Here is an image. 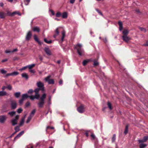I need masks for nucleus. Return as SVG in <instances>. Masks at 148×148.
Wrapping results in <instances>:
<instances>
[{
	"mask_svg": "<svg viewBox=\"0 0 148 148\" xmlns=\"http://www.w3.org/2000/svg\"><path fill=\"white\" fill-rule=\"evenodd\" d=\"M24 133V131H23L20 132L14 138V140L15 141L16 140L19 138Z\"/></svg>",
	"mask_w": 148,
	"mask_h": 148,
	"instance_id": "10",
	"label": "nucleus"
},
{
	"mask_svg": "<svg viewBox=\"0 0 148 148\" xmlns=\"http://www.w3.org/2000/svg\"><path fill=\"white\" fill-rule=\"evenodd\" d=\"M62 36L64 37H65V33L64 31H63L62 32Z\"/></svg>",
	"mask_w": 148,
	"mask_h": 148,
	"instance_id": "55",
	"label": "nucleus"
},
{
	"mask_svg": "<svg viewBox=\"0 0 148 148\" xmlns=\"http://www.w3.org/2000/svg\"><path fill=\"white\" fill-rule=\"evenodd\" d=\"M46 94L45 93L43 94L41 96V97L40 98V101H44L45 99L46 98Z\"/></svg>",
	"mask_w": 148,
	"mask_h": 148,
	"instance_id": "13",
	"label": "nucleus"
},
{
	"mask_svg": "<svg viewBox=\"0 0 148 148\" xmlns=\"http://www.w3.org/2000/svg\"><path fill=\"white\" fill-rule=\"evenodd\" d=\"M123 40L126 42H128L130 39V38L127 36H122Z\"/></svg>",
	"mask_w": 148,
	"mask_h": 148,
	"instance_id": "8",
	"label": "nucleus"
},
{
	"mask_svg": "<svg viewBox=\"0 0 148 148\" xmlns=\"http://www.w3.org/2000/svg\"><path fill=\"white\" fill-rule=\"evenodd\" d=\"M128 132V126H126L125 127V130L124 132V134H127Z\"/></svg>",
	"mask_w": 148,
	"mask_h": 148,
	"instance_id": "35",
	"label": "nucleus"
},
{
	"mask_svg": "<svg viewBox=\"0 0 148 148\" xmlns=\"http://www.w3.org/2000/svg\"><path fill=\"white\" fill-rule=\"evenodd\" d=\"M16 113L15 111H13L11 112H9L8 113V114L10 115L11 116H14Z\"/></svg>",
	"mask_w": 148,
	"mask_h": 148,
	"instance_id": "23",
	"label": "nucleus"
},
{
	"mask_svg": "<svg viewBox=\"0 0 148 148\" xmlns=\"http://www.w3.org/2000/svg\"><path fill=\"white\" fill-rule=\"evenodd\" d=\"M27 68V66H26L23 67L22 68H21V69H20V70L21 71H22V70H25V69H26Z\"/></svg>",
	"mask_w": 148,
	"mask_h": 148,
	"instance_id": "53",
	"label": "nucleus"
},
{
	"mask_svg": "<svg viewBox=\"0 0 148 148\" xmlns=\"http://www.w3.org/2000/svg\"><path fill=\"white\" fill-rule=\"evenodd\" d=\"M143 140H144V141L146 142L148 140V136H145L144 137Z\"/></svg>",
	"mask_w": 148,
	"mask_h": 148,
	"instance_id": "50",
	"label": "nucleus"
},
{
	"mask_svg": "<svg viewBox=\"0 0 148 148\" xmlns=\"http://www.w3.org/2000/svg\"><path fill=\"white\" fill-rule=\"evenodd\" d=\"M128 33L129 31L127 29H124L123 32V36H127Z\"/></svg>",
	"mask_w": 148,
	"mask_h": 148,
	"instance_id": "20",
	"label": "nucleus"
},
{
	"mask_svg": "<svg viewBox=\"0 0 148 148\" xmlns=\"http://www.w3.org/2000/svg\"><path fill=\"white\" fill-rule=\"evenodd\" d=\"M35 66V64H32L30 65H28L27 66V68H29V69H31L33 67H34Z\"/></svg>",
	"mask_w": 148,
	"mask_h": 148,
	"instance_id": "25",
	"label": "nucleus"
},
{
	"mask_svg": "<svg viewBox=\"0 0 148 148\" xmlns=\"http://www.w3.org/2000/svg\"><path fill=\"white\" fill-rule=\"evenodd\" d=\"M49 84H53L54 83V81L53 79H50L47 82Z\"/></svg>",
	"mask_w": 148,
	"mask_h": 148,
	"instance_id": "30",
	"label": "nucleus"
},
{
	"mask_svg": "<svg viewBox=\"0 0 148 148\" xmlns=\"http://www.w3.org/2000/svg\"><path fill=\"white\" fill-rule=\"evenodd\" d=\"M24 100L23 99H20L19 101V104L20 105H21L23 103Z\"/></svg>",
	"mask_w": 148,
	"mask_h": 148,
	"instance_id": "47",
	"label": "nucleus"
},
{
	"mask_svg": "<svg viewBox=\"0 0 148 148\" xmlns=\"http://www.w3.org/2000/svg\"><path fill=\"white\" fill-rule=\"evenodd\" d=\"M0 71L1 73L2 74H4L6 73V71H5L3 69H1L0 70Z\"/></svg>",
	"mask_w": 148,
	"mask_h": 148,
	"instance_id": "39",
	"label": "nucleus"
},
{
	"mask_svg": "<svg viewBox=\"0 0 148 148\" xmlns=\"http://www.w3.org/2000/svg\"><path fill=\"white\" fill-rule=\"evenodd\" d=\"M32 34L31 31H29L27 33L25 37V40L27 41L29 40L32 36Z\"/></svg>",
	"mask_w": 148,
	"mask_h": 148,
	"instance_id": "6",
	"label": "nucleus"
},
{
	"mask_svg": "<svg viewBox=\"0 0 148 148\" xmlns=\"http://www.w3.org/2000/svg\"><path fill=\"white\" fill-rule=\"evenodd\" d=\"M91 136L93 139H95V136L92 133L91 134Z\"/></svg>",
	"mask_w": 148,
	"mask_h": 148,
	"instance_id": "51",
	"label": "nucleus"
},
{
	"mask_svg": "<svg viewBox=\"0 0 148 148\" xmlns=\"http://www.w3.org/2000/svg\"><path fill=\"white\" fill-rule=\"evenodd\" d=\"M36 85L38 88H36V89H38V93H39V91L40 90L42 91L45 90L44 84L43 83L40 81L37 82L36 83Z\"/></svg>",
	"mask_w": 148,
	"mask_h": 148,
	"instance_id": "3",
	"label": "nucleus"
},
{
	"mask_svg": "<svg viewBox=\"0 0 148 148\" xmlns=\"http://www.w3.org/2000/svg\"><path fill=\"white\" fill-rule=\"evenodd\" d=\"M89 59H87L86 60H84V65L86 64L87 63L90 61Z\"/></svg>",
	"mask_w": 148,
	"mask_h": 148,
	"instance_id": "43",
	"label": "nucleus"
},
{
	"mask_svg": "<svg viewBox=\"0 0 148 148\" xmlns=\"http://www.w3.org/2000/svg\"><path fill=\"white\" fill-rule=\"evenodd\" d=\"M29 96L26 93L23 94L22 96V99L24 100L28 97H29Z\"/></svg>",
	"mask_w": 148,
	"mask_h": 148,
	"instance_id": "16",
	"label": "nucleus"
},
{
	"mask_svg": "<svg viewBox=\"0 0 148 148\" xmlns=\"http://www.w3.org/2000/svg\"><path fill=\"white\" fill-rule=\"evenodd\" d=\"M32 116H31L29 115V116L28 117L27 120L26 121V123H29V121H30V120H31V119L32 118Z\"/></svg>",
	"mask_w": 148,
	"mask_h": 148,
	"instance_id": "28",
	"label": "nucleus"
},
{
	"mask_svg": "<svg viewBox=\"0 0 148 148\" xmlns=\"http://www.w3.org/2000/svg\"><path fill=\"white\" fill-rule=\"evenodd\" d=\"M7 95V93L5 91H0V96H2L6 95Z\"/></svg>",
	"mask_w": 148,
	"mask_h": 148,
	"instance_id": "17",
	"label": "nucleus"
},
{
	"mask_svg": "<svg viewBox=\"0 0 148 148\" xmlns=\"http://www.w3.org/2000/svg\"><path fill=\"white\" fill-rule=\"evenodd\" d=\"M44 101H40L38 103V106L40 108H42L44 105Z\"/></svg>",
	"mask_w": 148,
	"mask_h": 148,
	"instance_id": "12",
	"label": "nucleus"
},
{
	"mask_svg": "<svg viewBox=\"0 0 148 148\" xmlns=\"http://www.w3.org/2000/svg\"><path fill=\"white\" fill-rule=\"evenodd\" d=\"M5 52L6 53H12L11 51L9 50H6L5 51Z\"/></svg>",
	"mask_w": 148,
	"mask_h": 148,
	"instance_id": "64",
	"label": "nucleus"
},
{
	"mask_svg": "<svg viewBox=\"0 0 148 148\" xmlns=\"http://www.w3.org/2000/svg\"><path fill=\"white\" fill-rule=\"evenodd\" d=\"M78 111L80 113H82L83 111V107L82 105L77 108Z\"/></svg>",
	"mask_w": 148,
	"mask_h": 148,
	"instance_id": "14",
	"label": "nucleus"
},
{
	"mask_svg": "<svg viewBox=\"0 0 148 148\" xmlns=\"http://www.w3.org/2000/svg\"><path fill=\"white\" fill-rule=\"evenodd\" d=\"M32 30L34 32H39L40 31V29L39 27H34Z\"/></svg>",
	"mask_w": 148,
	"mask_h": 148,
	"instance_id": "15",
	"label": "nucleus"
},
{
	"mask_svg": "<svg viewBox=\"0 0 148 148\" xmlns=\"http://www.w3.org/2000/svg\"><path fill=\"white\" fill-rule=\"evenodd\" d=\"M30 105V103L28 101L25 104V106L26 107H28V106H29Z\"/></svg>",
	"mask_w": 148,
	"mask_h": 148,
	"instance_id": "56",
	"label": "nucleus"
},
{
	"mask_svg": "<svg viewBox=\"0 0 148 148\" xmlns=\"http://www.w3.org/2000/svg\"><path fill=\"white\" fill-rule=\"evenodd\" d=\"M39 58L40 60L42 61V60L43 58L42 56L39 55Z\"/></svg>",
	"mask_w": 148,
	"mask_h": 148,
	"instance_id": "63",
	"label": "nucleus"
},
{
	"mask_svg": "<svg viewBox=\"0 0 148 148\" xmlns=\"http://www.w3.org/2000/svg\"><path fill=\"white\" fill-rule=\"evenodd\" d=\"M44 51L48 55L50 56L51 55V51L48 48L45 47L44 48Z\"/></svg>",
	"mask_w": 148,
	"mask_h": 148,
	"instance_id": "9",
	"label": "nucleus"
},
{
	"mask_svg": "<svg viewBox=\"0 0 148 148\" xmlns=\"http://www.w3.org/2000/svg\"><path fill=\"white\" fill-rule=\"evenodd\" d=\"M82 46L79 44H77L74 47V48L77 50V52L80 56H82L83 55V52L81 48Z\"/></svg>",
	"mask_w": 148,
	"mask_h": 148,
	"instance_id": "1",
	"label": "nucleus"
},
{
	"mask_svg": "<svg viewBox=\"0 0 148 148\" xmlns=\"http://www.w3.org/2000/svg\"><path fill=\"white\" fill-rule=\"evenodd\" d=\"M9 76H12V73H8L5 75V77H7Z\"/></svg>",
	"mask_w": 148,
	"mask_h": 148,
	"instance_id": "59",
	"label": "nucleus"
},
{
	"mask_svg": "<svg viewBox=\"0 0 148 148\" xmlns=\"http://www.w3.org/2000/svg\"><path fill=\"white\" fill-rule=\"evenodd\" d=\"M14 129L15 130V132L16 133L18 132L20 130L19 127L18 126H17L15 127Z\"/></svg>",
	"mask_w": 148,
	"mask_h": 148,
	"instance_id": "32",
	"label": "nucleus"
},
{
	"mask_svg": "<svg viewBox=\"0 0 148 148\" xmlns=\"http://www.w3.org/2000/svg\"><path fill=\"white\" fill-rule=\"evenodd\" d=\"M11 107L12 109H15L17 107V103L15 100H12L10 101Z\"/></svg>",
	"mask_w": 148,
	"mask_h": 148,
	"instance_id": "5",
	"label": "nucleus"
},
{
	"mask_svg": "<svg viewBox=\"0 0 148 148\" xmlns=\"http://www.w3.org/2000/svg\"><path fill=\"white\" fill-rule=\"evenodd\" d=\"M108 106L110 110L112 109V106L110 103L109 102H108L107 103Z\"/></svg>",
	"mask_w": 148,
	"mask_h": 148,
	"instance_id": "38",
	"label": "nucleus"
},
{
	"mask_svg": "<svg viewBox=\"0 0 148 148\" xmlns=\"http://www.w3.org/2000/svg\"><path fill=\"white\" fill-rule=\"evenodd\" d=\"M44 41L47 43L51 44L52 42V41L51 40L48 41L46 38L44 39Z\"/></svg>",
	"mask_w": 148,
	"mask_h": 148,
	"instance_id": "29",
	"label": "nucleus"
},
{
	"mask_svg": "<svg viewBox=\"0 0 148 148\" xmlns=\"http://www.w3.org/2000/svg\"><path fill=\"white\" fill-rule=\"evenodd\" d=\"M21 95V92H17L14 93V95L16 98H18Z\"/></svg>",
	"mask_w": 148,
	"mask_h": 148,
	"instance_id": "22",
	"label": "nucleus"
},
{
	"mask_svg": "<svg viewBox=\"0 0 148 148\" xmlns=\"http://www.w3.org/2000/svg\"><path fill=\"white\" fill-rule=\"evenodd\" d=\"M119 29L121 31L123 28L122 23L121 22L119 21Z\"/></svg>",
	"mask_w": 148,
	"mask_h": 148,
	"instance_id": "18",
	"label": "nucleus"
},
{
	"mask_svg": "<svg viewBox=\"0 0 148 148\" xmlns=\"http://www.w3.org/2000/svg\"><path fill=\"white\" fill-rule=\"evenodd\" d=\"M19 118V116L17 115L16 116L15 118L12 119L11 120L12 125L14 126L16 125L17 123V121Z\"/></svg>",
	"mask_w": 148,
	"mask_h": 148,
	"instance_id": "4",
	"label": "nucleus"
},
{
	"mask_svg": "<svg viewBox=\"0 0 148 148\" xmlns=\"http://www.w3.org/2000/svg\"><path fill=\"white\" fill-rule=\"evenodd\" d=\"M48 128H50V129H54V127H50V126H47V128H46V131H47V129Z\"/></svg>",
	"mask_w": 148,
	"mask_h": 148,
	"instance_id": "58",
	"label": "nucleus"
},
{
	"mask_svg": "<svg viewBox=\"0 0 148 148\" xmlns=\"http://www.w3.org/2000/svg\"><path fill=\"white\" fill-rule=\"evenodd\" d=\"M6 88L8 89L9 90H11L12 89V86L10 85H8V86H6Z\"/></svg>",
	"mask_w": 148,
	"mask_h": 148,
	"instance_id": "44",
	"label": "nucleus"
},
{
	"mask_svg": "<svg viewBox=\"0 0 148 148\" xmlns=\"http://www.w3.org/2000/svg\"><path fill=\"white\" fill-rule=\"evenodd\" d=\"M99 65V63L96 60H94V61L93 65L94 66H97Z\"/></svg>",
	"mask_w": 148,
	"mask_h": 148,
	"instance_id": "37",
	"label": "nucleus"
},
{
	"mask_svg": "<svg viewBox=\"0 0 148 148\" xmlns=\"http://www.w3.org/2000/svg\"><path fill=\"white\" fill-rule=\"evenodd\" d=\"M34 39L35 40L36 42H37L40 45L42 44V42H41L40 41H39V40H38V39L37 36L36 35H34Z\"/></svg>",
	"mask_w": 148,
	"mask_h": 148,
	"instance_id": "11",
	"label": "nucleus"
},
{
	"mask_svg": "<svg viewBox=\"0 0 148 148\" xmlns=\"http://www.w3.org/2000/svg\"><path fill=\"white\" fill-rule=\"evenodd\" d=\"M5 17V14L3 12H0V18H4Z\"/></svg>",
	"mask_w": 148,
	"mask_h": 148,
	"instance_id": "19",
	"label": "nucleus"
},
{
	"mask_svg": "<svg viewBox=\"0 0 148 148\" xmlns=\"http://www.w3.org/2000/svg\"><path fill=\"white\" fill-rule=\"evenodd\" d=\"M144 140L143 139L142 140H139L138 141L139 143H142L145 142V141H144Z\"/></svg>",
	"mask_w": 148,
	"mask_h": 148,
	"instance_id": "57",
	"label": "nucleus"
},
{
	"mask_svg": "<svg viewBox=\"0 0 148 148\" xmlns=\"http://www.w3.org/2000/svg\"><path fill=\"white\" fill-rule=\"evenodd\" d=\"M7 14L8 16H12L15 15V13H14V12L11 13L10 12H8Z\"/></svg>",
	"mask_w": 148,
	"mask_h": 148,
	"instance_id": "40",
	"label": "nucleus"
},
{
	"mask_svg": "<svg viewBox=\"0 0 148 148\" xmlns=\"http://www.w3.org/2000/svg\"><path fill=\"white\" fill-rule=\"evenodd\" d=\"M22 76L23 77L25 78L26 79H27L28 78V75L26 73H23L22 74Z\"/></svg>",
	"mask_w": 148,
	"mask_h": 148,
	"instance_id": "21",
	"label": "nucleus"
},
{
	"mask_svg": "<svg viewBox=\"0 0 148 148\" xmlns=\"http://www.w3.org/2000/svg\"><path fill=\"white\" fill-rule=\"evenodd\" d=\"M75 1V0H70V3H71L73 4L74 3Z\"/></svg>",
	"mask_w": 148,
	"mask_h": 148,
	"instance_id": "61",
	"label": "nucleus"
},
{
	"mask_svg": "<svg viewBox=\"0 0 148 148\" xmlns=\"http://www.w3.org/2000/svg\"><path fill=\"white\" fill-rule=\"evenodd\" d=\"M18 51V49L17 48L14 49L12 51H11V52L13 53L14 52L16 51Z\"/></svg>",
	"mask_w": 148,
	"mask_h": 148,
	"instance_id": "60",
	"label": "nucleus"
},
{
	"mask_svg": "<svg viewBox=\"0 0 148 148\" xmlns=\"http://www.w3.org/2000/svg\"><path fill=\"white\" fill-rule=\"evenodd\" d=\"M38 89H35L34 91L35 93V95L34 96L31 95L29 96V97L32 100H33L35 99H39L40 95L39 93H38Z\"/></svg>",
	"mask_w": 148,
	"mask_h": 148,
	"instance_id": "2",
	"label": "nucleus"
},
{
	"mask_svg": "<svg viewBox=\"0 0 148 148\" xmlns=\"http://www.w3.org/2000/svg\"><path fill=\"white\" fill-rule=\"evenodd\" d=\"M14 13H15V14H17L19 16H21V14L18 12H17V11H15L14 12Z\"/></svg>",
	"mask_w": 148,
	"mask_h": 148,
	"instance_id": "54",
	"label": "nucleus"
},
{
	"mask_svg": "<svg viewBox=\"0 0 148 148\" xmlns=\"http://www.w3.org/2000/svg\"><path fill=\"white\" fill-rule=\"evenodd\" d=\"M58 28H57L55 30V34L58 35L59 34V32L58 30Z\"/></svg>",
	"mask_w": 148,
	"mask_h": 148,
	"instance_id": "45",
	"label": "nucleus"
},
{
	"mask_svg": "<svg viewBox=\"0 0 148 148\" xmlns=\"http://www.w3.org/2000/svg\"><path fill=\"white\" fill-rule=\"evenodd\" d=\"M23 111V110L21 108H19L17 110V112L18 113H20L22 112Z\"/></svg>",
	"mask_w": 148,
	"mask_h": 148,
	"instance_id": "42",
	"label": "nucleus"
},
{
	"mask_svg": "<svg viewBox=\"0 0 148 148\" xmlns=\"http://www.w3.org/2000/svg\"><path fill=\"white\" fill-rule=\"evenodd\" d=\"M143 46H148V41H147L145 43H144L142 45Z\"/></svg>",
	"mask_w": 148,
	"mask_h": 148,
	"instance_id": "52",
	"label": "nucleus"
},
{
	"mask_svg": "<svg viewBox=\"0 0 148 148\" xmlns=\"http://www.w3.org/2000/svg\"><path fill=\"white\" fill-rule=\"evenodd\" d=\"M116 140V135L115 134H114L113 135L112 137V142H114Z\"/></svg>",
	"mask_w": 148,
	"mask_h": 148,
	"instance_id": "34",
	"label": "nucleus"
},
{
	"mask_svg": "<svg viewBox=\"0 0 148 148\" xmlns=\"http://www.w3.org/2000/svg\"><path fill=\"white\" fill-rule=\"evenodd\" d=\"M51 77V76L50 75L48 76L45 79V80L46 82H48L49 81V80H50V78Z\"/></svg>",
	"mask_w": 148,
	"mask_h": 148,
	"instance_id": "36",
	"label": "nucleus"
},
{
	"mask_svg": "<svg viewBox=\"0 0 148 148\" xmlns=\"http://www.w3.org/2000/svg\"><path fill=\"white\" fill-rule=\"evenodd\" d=\"M33 92H34V91L32 89H30L28 91V93L32 94Z\"/></svg>",
	"mask_w": 148,
	"mask_h": 148,
	"instance_id": "48",
	"label": "nucleus"
},
{
	"mask_svg": "<svg viewBox=\"0 0 148 148\" xmlns=\"http://www.w3.org/2000/svg\"><path fill=\"white\" fill-rule=\"evenodd\" d=\"M96 10L99 14L101 15L102 16H103V15L102 13L98 9H96Z\"/></svg>",
	"mask_w": 148,
	"mask_h": 148,
	"instance_id": "49",
	"label": "nucleus"
},
{
	"mask_svg": "<svg viewBox=\"0 0 148 148\" xmlns=\"http://www.w3.org/2000/svg\"><path fill=\"white\" fill-rule=\"evenodd\" d=\"M7 117L5 115H3L0 116V123H3L6 121Z\"/></svg>",
	"mask_w": 148,
	"mask_h": 148,
	"instance_id": "7",
	"label": "nucleus"
},
{
	"mask_svg": "<svg viewBox=\"0 0 148 148\" xmlns=\"http://www.w3.org/2000/svg\"><path fill=\"white\" fill-rule=\"evenodd\" d=\"M24 120H24V119H21V122L19 123V125L20 126H21L23 125L24 123Z\"/></svg>",
	"mask_w": 148,
	"mask_h": 148,
	"instance_id": "33",
	"label": "nucleus"
},
{
	"mask_svg": "<svg viewBox=\"0 0 148 148\" xmlns=\"http://www.w3.org/2000/svg\"><path fill=\"white\" fill-rule=\"evenodd\" d=\"M61 14L60 12H58L56 13V16L57 17H59L61 16Z\"/></svg>",
	"mask_w": 148,
	"mask_h": 148,
	"instance_id": "41",
	"label": "nucleus"
},
{
	"mask_svg": "<svg viewBox=\"0 0 148 148\" xmlns=\"http://www.w3.org/2000/svg\"><path fill=\"white\" fill-rule=\"evenodd\" d=\"M49 11L51 12V13L53 15H54L55 13H54V11L53 10H50Z\"/></svg>",
	"mask_w": 148,
	"mask_h": 148,
	"instance_id": "62",
	"label": "nucleus"
},
{
	"mask_svg": "<svg viewBox=\"0 0 148 148\" xmlns=\"http://www.w3.org/2000/svg\"><path fill=\"white\" fill-rule=\"evenodd\" d=\"M67 13L66 12H64L62 15V17L63 18H66L67 17Z\"/></svg>",
	"mask_w": 148,
	"mask_h": 148,
	"instance_id": "26",
	"label": "nucleus"
},
{
	"mask_svg": "<svg viewBox=\"0 0 148 148\" xmlns=\"http://www.w3.org/2000/svg\"><path fill=\"white\" fill-rule=\"evenodd\" d=\"M147 145L146 144L143 143H141L140 145V148H144L146 147Z\"/></svg>",
	"mask_w": 148,
	"mask_h": 148,
	"instance_id": "24",
	"label": "nucleus"
},
{
	"mask_svg": "<svg viewBox=\"0 0 148 148\" xmlns=\"http://www.w3.org/2000/svg\"><path fill=\"white\" fill-rule=\"evenodd\" d=\"M18 74V73L17 72H14L12 73V76L16 75Z\"/></svg>",
	"mask_w": 148,
	"mask_h": 148,
	"instance_id": "46",
	"label": "nucleus"
},
{
	"mask_svg": "<svg viewBox=\"0 0 148 148\" xmlns=\"http://www.w3.org/2000/svg\"><path fill=\"white\" fill-rule=\"evenodd\" d=\"M36 111L35 109H34L31 112L30 114H29L30 116H32V117H33Z\"/></svg>",
	"mask_w": 148,
	"mask_h": 148,
	"instance_id": "27",
	"label": "nucleus"
},
{
	"mask_svg": "<svg viewBox=\"0 0 148 148\" xmlns=\"http://www.w3.org/2000/svg\"><path fill=\"white\" fill-rule=\"evenodd\" d=\"M139 29L141 31L143 32H146V29L144 28L139 27Z\"/></svg>",
	"mask_w": 148,
	"mask_h": 148,
	"instance_id": "31",
	"label": "nucleus"
}]
</instances>
